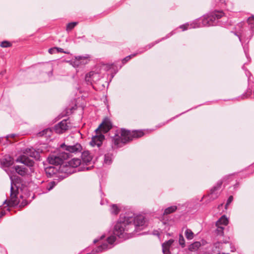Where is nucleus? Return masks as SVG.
I'll list each match as a JSON object with an SVG mask.
<instances>
[{
    "label": "nucleus",
    "mask_w": 254,
    "mask_h": 254,
    "mask_svg": "<svg viewBox=\"0 0 254 254\" xmlns=\"http://www.w3.org/2000/svg\"><path fill=\"white\" fill-rule=\"evenodd\" d=\"M132 213L126 215L121 214L120 220L115 226L113 236L107 239V243L112 245L116 240L115 235L120 238L126 239V235L132 230L136 232L143 230L145 227V218L142 215L133 216Z\"/></svg>",
    "instance_id": "1"
},
{
    "label": "nucleus",
    "mask_w": 254,
    "mask_h": 254,
    "mask_svg": "<svg viewBox=\"0 0 254 254\" xmlns=\"http://www.w3.org/2000/svg\"><path fill=\"white\" fill-rule=\"evenodd\" d=\"M223 14L222 11H215L210 15L204 16L202 19L196 20L191 23H187L181 25L180 28L182 29L183 31H185L189 28H196L203 26H213L216 24V21L221 18Z\"/></svg>",
    "instance_id": "2"
},
{
    "label": "nucleus",
    "mask_w": 254,
    "mask_h": 254,
    "mask_svg": "<svg viewBox=\"0 0 254 254\" xmlns=\"http://www.w3.org/2000/svg\"><path fill=\"white\" fill-rule=\"evenodd\" d=\"M144 133L141 130H134L132 132L129 130L122 129L121 130V136L116 134L112 139V142L117 147L121 146L122 144L131 140L133 138H138L143 135Z\"/></svg>",
    "instance_id": "3"
},
{
    "label": "nucleus",
    "mask_w": 254,
    "mask_h": 254,
    "mask_svg": "<svg viewBox=\"0 0 254 254\" xmlns=\"http://www.w3.org/2000/svg\"><path fill=\"white\" fill-rule=\"evenodd\" d=\"M18 188L11 181L10 188V195L9 200L6 199L3 204H6L7 206H15L18 205L20 203V200L17 197Z\"/></svg>",
    "instance_id": "4"
},
{
    "label": "nucleus",
    "mask_w": 254,
    "mask_h": 254,
    "mask_svg": "<svg viewBox=\"0 0 254 254\" xmlns=\"http://www.w3.org/2000/svg\"><path fill=\"white\" fill-rule=\"evenodd\" d=\"M68 157L69 153L68 152L60 150L57 154L51 155L48 158V160L51 164L59 165L62 164L64 160L67 159Z\"/></svg>",
    "instance_id": "5"
},
{
    "label": "nucleus",
    "mask_w": 254,
    "mask_h": 254,
    "mask_svg": "<svg viewBox=\"0 0 254 254\" xmlns=\"http://www.w3.org/2000/svg\"><path fill=\"white\" fill-rule=\"evenodd\" d=\"M112 125L110 120L108 118H106L103 120L102 124L95 130V131L97 133L98 132L106 133L112 128Z\"/></svg>",
    "instance_id": "6"
},
{
    "label": "nucleus",
    "mask_w": 254,
    "mask_h": 254,
    "mask_svg": "<svg viewBox=\"0 0 254 254\" xmlns=\"http://www.w3.org/2000/svg\"><path fill=\"white\" fill-rule=\"evenodd\" d=\"M61 148L63 150H65L68 153H76L80 152L82 150V147L80 144L76 143L73 145H66L64 143L62 144L61 145Z\"/></svg>",
    "instance_id": "7"
},
{
    "label": "nucleus",
    "mask_w": 254,
    "mask_h": 254,
    "mask_svg": "<svg viewBox=\"0 0 254 254\" xmlns=\"http://www.w3.org/2000/svg\"><path fill=\"white\" fill-rule=\"evenodd\" d=\"M69 127L70 124L68 120H64L55 126L54 130L56 133L61 134L67 130Z\"/></svg>",
    "instance_id": "8"
},
{
    "label": "nucleus",
    "mask_w": 254,
    "mask_h": 254,
    "mask_svg": "<svg viewBox=\"0 0 254 254\" xmlns=\"http://www.w3.org/2000/svg\"><path fill=\"white\" fill-rule=\"evenodd\" d=\"M104 139V135L102 134H99L92 137V140L90 142L92 146H97L99 147L102 144V141Z\"/></svg>",
    "instance_id": "9"
},
{
    "label": "nucleus",
    "mask_w": 254,
    "mask_h": 254,
    "mask_svg": "<svg viewBox=\"0 0 254 254\" xmlns=\"http://www.w3.org/2000/svg\"><path fill=\"white\" fill-rule=\"evenodd\" d=\"M99 79L100 75L99 73L93 71H90L85 76L86 81L90 83H92V82L97 81L99 80Z\"/></svg>",
    "instance_id": "10"
},
{
    "label": "nucleus",
    "mask_w": 254,
    "mask_h": 254,
    "mask_svg": "<svg viewBox=\"0 0 254 254\" xmlns=\"http://www.w3.org/2000/svg\"><path fill=\"white\" fill-rule=\"evenodd\" d=\"M16 162L23 163L29 167L32 166L34 163L33 160L30 159L26 155H21L18 157L16 159Z\"/></svg>",
    "instance_id": "11"
},
{
    "label": "nucleus",
    "mask_w": 254,
    "mask_h": 254,
    "mask_svg": "<svg viewBox=\"0 0 254 254\" xmlns=\"http://www.w3.org/2000/svg\"><path fill=\"white\" fill-rule=\"evenodd\" d=\"M222 185V182L221 181H219L217 182L216 185L211 189L210 194L211 198L214 199L218 196L219 194L218 192H216V191L221 188Z\"/></svg>",
    "instance_id": "12"
},
{
    "label": "nucleus",
    "mask_w": 254,
    "mask_h": 254,
    "mask_svg": "<svg viewBox=\"0 0 254 254\" xmlns=\"http://www.w3.org/2000/svg\"><path fill=\"white\" fill-rule=\"evenodd\" d=\"M174 240L170 239L162 244V246L163 254H171L170 248Z\"/></svg>",
    "instance_id": "13"
},
{
    "label": "nucleus",
    "mask_w": 254,
    "mask_h": 254,
    "mask_svg": "<svg viewBox=\"0 0 254 254\" xmlns=\"http://www.w3.org/2000/svg\"><path fill=\"white\" fill-rule=\"evenodd\" d=\"M110 248H111V246H109L107 243H105L97 247L96 249L93 250L92 252V254H95L96 253H100Z\"/></svg>",
    "instance_id": "14"
},
{
    "label": "nucleus",
    "mask_w": 254,
    "mask_h": 254,
    "mask_svg": "<svg viewBox=\"0 0 254 254\" xmlns=\"http://www.w3.org/2000/svg\"><path fill=\"white\" fill-rule=\"evenodd\" d=\"M81 157L83 161L86 163L90 162L92 159V156L88 151H83Z\"/></svg>",
    "instance_id": "15"
},
{
    "label": "nucleus",
    "mask_w": 254,
    "mask_h": 254,
    "mask_svg": "<svg viewBox=\"0 0 254 254\" xmlns=\"http://www.w3.org/2000/svg\"><path fill=\"white\" fill-rule=\"evenodd\" d=\"M13 163V158L9 156H5L1 161V164L5 167H9L12 165Z\"/></svg>",
    "instance_id": "16"
},
{
    "label": "nucleus",
    "mask_w": 254,
    "mask_h": 254,
    "mask_svg": "<svg viewBox=\"0 0 254 254\" xmlns=\"http://www.w3.org/2000/svg\"><path fill=\"white\" fill-rule=\"evenodd\" d=\"M16 172L21 176H25L27 172V169L24 166H16L14 167Z\"/></svg>",
    "instance_id": "17"
},
{
    "label": "nucleus",
    "mask_w": 254,
    "mask_h": 254,
    "mask_svg": "<svg viewBox=\"0 0 254 254\" xmlns=\"http://www.w3.org/2000/svg\"><path fill=\"white\" fill-rule=\"evenodd\" d=\"M68 165L72 168H76L81 164V160L78 158H73L68 162Z\"/></svg>",
    "instance_id": "18"
},
{
    "label": "nucleus",
    "mask_w": 254,
    "mask_h": 254,
    "mask_svg": "<svg viewBox=\"0 0 254 254\" xmlns=\"http://www.w3.org/2000/svg\"><path fill=\"white\" fill-rule=\"evenodd\" d=\"M228 224V219L225 215H223L216 222V225L226 226Z\"/></svg>",
    "instance_id": "19"
},
{
    "label": "nucleus",
    "mask_w": 254,
    "mask_h": 254,
    "mask_svg": "<svg viewBox=\"0 0 254 254\" xmlns=\"http://www.w3.org/2000/svg\"><path fill=\"white\" fill-rule=\"evenodd\" d=\"M25 153L26 155L34 158H36L38 156V153L33 148L26 149Z\"/></svg>",
    "instance_id": "20"
},
{
    "label": "nucleus",
    "mask_w": 254,
    "mask_h": 254,
    "mask_svg": "<svg viewBox=\"0 0 254 254\" xmlns=\"http://www.w3.org/2000/svg\"><path fill=\"white\" fill-rule=\"evenodd\" d=\"M120 211V208L117 205L113 204L111 206L110 212L112 214L117 215Z\"/></svg>",
    "instance_id": "21"
},
{
    "label": "nucleus",
    "mask_w": 254,
    "mask_h": 254,
    "mask_svg": "<svg viewBox=\"0 0 254 254\" xmlns=\"http://www.w3.org/2000/svg\"><path fill=\"white\" fill-rule=\"evenodd\" d=\"M79 56H77L75 57L74 59L70 61V64L74 67H78L80 65V59H79Z\"/></svg>",
    "instance_id": "22"
},
{
    "label": "nucleus",
    "mask_w": 254,
    "mask_h": 254,
    "mask_svg": "<svg viewBox=\"0 0 254 254\" xmlns=\"http://www.w3.org/2000/svg\"><path fill=\"white\" fill-rule=\"evenodd\" d=\"M177 209L176 206H172L165 209L164 212V215H167L175 212Z\"/></svg>",
    "instance_id": "23"
},
{
    "label": "nucleus",
    "mask_w": 254,
    "mask_h": 254,
    "mask_svg": "<svg viewBox=\"0 0 254 254\" xmlns=\"http://www.w3.org/2000/svg\"><path fill=\"white\" fill-rule=\"evenodd\" d=\"M185 235L188 240H192L194 237V234L190 229H187L185 232Z\"/></svg>",
    "instance_id": "24"
},
{
    "label": "nucleus",
    "mask_w": 254,
    "mask_h": 254,
    "mask_svg": "<svg viewBox=\"0 0 254 254\" xmlns=\"http://www.w3.org/2000/svg\"><path fill=\"white\" fill-rule=\"evenodd\" d=\"M52 133V130L50 128H46L43 130L42 131L39 132L38 134L39 136H42L45 135L46 136H50Z\"/></svg>",
    "instance_id": "25"
},
{
    "label": "nucleus",
    "mask_w": 254,
    "mask_h": 254,
    "mask_svg": "<svg viewBox=\"0 0 254 254\" xmlns=\"http://www.w3.org/2000/svg\"><path fill=\"white\" fill-rule=\"evenodd\" d=\"M79 59L81 65L87 64L89 61L88 57L86 56H79Z\"/></svg>",
    "instance_id": "26"
},
{
    "label": "nucleus",
    "mask_w": 254,
    "mask_h": 254,
    "mask_svg": "<svg viewBox=\"0 0 254 254\" xmlns=\"http://www.w3.org/2000/svg\"><path fill=\"white\" fill-rule=\"evenodd\" d=\"M112 155L110 154H105L104 156V163L109 165L112 162Z\"/></svg>",
    "instance_id": "27"
},
{
    "label": "nucleus",
    "mask_w": 254,
    "mask_h": 254,
    "mask_svg": "<svg viewBox=\"0 0 254 254\" xmlns=\"http://www.w3.org/2000/svg\"><path fill=\"white\" fill-rule=\"evenodd\" d=\"M56 183L55 182H51L50 183H48L46 185V189L47 190L45 191V192H47L48 191L51 190L53 189V188L55 186Z\"/></svg>",
    "instance_id": "28"
},
{
    "label": "nucleus",
    "mask_w": 254,
    "mask_h": 254,
    "mask_svg": "<svg viewBox=\"0 0 254 254\" xmlns=\"http://www.w3.org/2000/svg\"><path fill=\"white\" fill-rule=\"evenodd\" d=\"M200 246V243L198 242H195L190 246V249L191 251H195Z\"/></svg>",
    "instance_id": "29"
},
{
    "label": "nucleus",
    "mask_w": 254,
    "mask_h": 254,
    "mask_svg": "<svg viewBox=\"0 0 254 254\" xmlns=\"http://www.w3.org/2000/svg\"><path fill=\"white\" fill-rule=\"evenodd\" d=\"M254 16H252L248 19V22L250 25L251 28L252 30L254 29Z\"/></svg>",
    "instance_id": "30"
},
{
    "label": "nucleus",
    "mask_w": 254,
    "mask_h": 254,
    "mask_svg": "<svg viewBox=\"0 0 254 254\" xmlns=\"http://www.w3.org/2000/svg\"><path fill=\"white\" fill-rule=\"evenodd\" d=\"M77 23L76 22L69 23L66 26V30H71L76 25Z\"/></svg>",
    "instance_id": "31"
},
{
    "label": "nucleus",
    "mask_w": 254,
    "mask_h": 254,
    "mask_svg": "<svg viewBox=\"0 0 254 254\" xmlns=\"http://www.w3.org/2000/svg\"><path fill=\"white\" fill-rule=\"evenodd\" d=\"M217 227V234L222 235L223 234L224 227L222 226L216 225Z\"/></svg>",
    "instance_id": "32"
},
{
    "label": "nucleus",
    "mask_w": 254,
    "mask_h": 254,
    "mask_svg": "<svg viewBox=\"0 0 254 254\" xmlns=\"http://www.w3.org/2000/svg\"><path fill=\"white\" fill-rule=\"evenodd\" d=\"M11 46V44L10 43H9L8 41H3L0 44V46L3 48H7Z\"/></svg>",
    "instance_id": "33"
},
{
    "label": "nucleus",
    "mask_w": 254,
    "mask_h": 254,
    "mask_svg": "<svg viewBox=\"0 0 254 254\" xmlns=\"http://www.w3.org/2000/svg\"><path fill=\"white\" fill-rule=\"evenodd\" d=\"M179 243L182 246V247H185V241L182 235H180L179 236Z\"/></svg>",
    "instance_id": "34"
},
{
    "label": "nucleus",
    "mask_w": 254,
    "mask_h": 254,
    "mask_svg": "<svg viewBox=\"0 0 254 254\" xmlns=\"http://www.w3.org/2000/svg\"><path fill=\"white\" fill-rule=\"evenodd\" d=\"M135 56V54H132V55H131L126 57L125 58H124L123 60V63H127V61H128L131 59V58L134 57Z\"/></svg>",
    "instance_id": "35"
},
{
    "label": "nucleus",
    "mask_w": 254,
    "mask_h": 254,
    "mask_svg": "<svg viewBox=\"0 0 254 254\" xmlns=\"http://www.w3.org/2000/svg\"><path fill=\"white\" fill-rule=\"evenodd\" d=\"M233 197L232 196H230L227 201V203L226 204V207H227L228 205L230 204V203L233 201Z\"/></svg>",
    "instance_id": "36"
},
{
    "label": "nucleus",
    "mask_w": 254,
    "mask_h": 254,
    "mask_svg": "<svg viewBox=\"0 0 254 254\" xmlns=\"http://www.w3.org/2000/svg\"><path fill=\"white\" fill-rule=\"evenodd\" d=\"M48 51L49 53L51 54L57 53L56 47L49 49Z\"/></svg>",
    "instance_id": "37"
},
{
    "label": "nucleus",
    "mask_w": 254,
    "mask_h": 254,
    "mask_svg": "<svg viewBox=\"0 0 254 254\" xmlns=\"http://www.w3.org/2000/svg\"><path fill=\"white\" fill-rule=\"evenodd\" d=\"M56 52L57 53H66V52H64L63 49L61 48H58V47H56Z\"/></svg>",
    "instance_id": "38"
},
{
    "label": "nucleus",
    "mask_w": 254,
    "mask_h": 254,
    "mask_svg": "<svg viewBox=\"0 0 254 254\" xmlns=\"http://www.w3.org/2000/svg\"><path fill=\"white\" fill-rule=\"evenodd\" d=\"M15 136H16L15 134H11L7 135L5 137L6 138V140H8L9 137L14 138Z\"/></svg>",
    "instance_id": "39"
},
{
    "label": "nucleus",
    "mask_w": 254,
    "mask_h": 254,
    "mask_svg": "<svg viewBox=\"0 0 254 254\" xmlns=\"http://www.w3.org/2000/svg\"><path fill=\"white\" fill-rule=\"evenodd\" d=\"M5 214V212H3L1 209L0 208V217H1L2 216H3V215H4Z\"/></svg>",
    "instance_id": "40"
},
{
    "label": "nucleus",
    "mask_w": 254,
    "mask_h": 254,
    "mask_svg": "<svg viewBox=\"0 0 254 254\" xmlns=\"http://www.w3.org/2000/svg\"><path fill=\"white\" fill-rule=\"evenodd\" d=\"M218 1L222 3H225L226 2V0H218Z\"/></svg>",
    "instance_id": "41"
},
{
    "label": "nucleus",
    "mask_w": 254,
    "mask_h": 254,
    "mask_svg": "<svg viewBox=\"0 0 254 254\" xmlns=\"http://www.w3.org/2000/svg\"><path fill=\"white\" fill-rule=\"evenodd\" d=\"M26 202H24V203L23 202H22L21 203V205H26Z\"/></svg>",
    "instance_id": "42"
},
{
    "label": "nucleus",
    "mask_w": 254,
    "mask_h": 254,
    "mask_svg": "<svg viewBox=\"0 0 254 254\" xmlns=\"http://www.w3.org/2000/svg\"><path fill=\"white\" fill-rule=\"evenodd\" d=\"M97 241H98V240H95L94 241V243H96Z\"/></svg>",
    "instance_id": "43"
},
{
    "label": "nucleus",
    "mask_w": 254,
    "mask_h": 254,
    "mask_svg": "<svg viewBox=\"0 0 254 254\" xmlns=\"http://www.w3.org/2000/svg\"><path fill=\"white\" fill-rule=\"evenodd\" d=\"M3 139L2 137H0V143L1 142V140Z\"/></svg>",
    "instance_id": "44"
},
{
    "label": "nucleus",
    "mask_w": 254,
    "mask_h": 254,
    "mask_svg": "<svg viewBox=\"0 0 254 254\" xmlns=\"http://www.w3.org/2000/svg\"><path fill=\"white\" fill-rule=\"evenodd\" d=\"M104 237H105V236H104V235H103V236L101 237V239H102V238H104Z\"/></svg>",
    "instance_id": "45"
}]
</instances>
